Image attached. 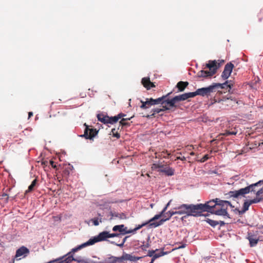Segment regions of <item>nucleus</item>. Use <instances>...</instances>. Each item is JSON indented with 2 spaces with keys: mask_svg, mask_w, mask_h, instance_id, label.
I'll return each mask as SVG.
<instances>
[{
  "mask_svg": "<svg viewBox=\"0 0 263 263\" xmlns=\"http://www.w3.org/2000/svg\"><path fill=\"white\" fill-rule=\"evenodd\" d=\"M197 205H200L198 208L199 216L201 215L202 212H209L211 213L217 209V206H227L231 205V203L228 201L220 200L217 198L207 201L204 204H197Z\"/></svg>",
  "mask_w": 263,
  "mask_h": 263,
  "instance_id": "obj_1",
  "label": "nucleus"
},
{
  "mask_svg": "<svg viewBox=\"0 0 263 263\" xmlns=\"http://www.w3.org/2000/svg\"><path fill=\"white\" fill-rule=\"evenodd\" d=\"M226 86L231 89L233 87V85L232 83H230L228 81H226L222 84L214 83L208 87L198 88L195 92H194V93L195 95V96L197 95L202 97L205 96H209L211 93L215 92L218 89L225 88Z\"/></svg>",
  "mask_w": 263,
  "mask_h": 263,
  "instance_id": "obj_2",
  "label": "nucleus"
},
{
  "mask_svg": "<svg viewBox=\"0 0 263 263\" xmlns=\"http://www.w3.org/2000/svg\"><path fill=\"white\" fill-rule=\"evenodd\" d=\"M200 205H197V204H182L179 206H176L174 208V210H176L178 215H183L185 214L187 216H199V212L198 210Z\"/></svg>",
  "mask_w": 263,
  "mask_h": 263,
  "instance_id": "obj_3",
  "label": "nucleus"
},
{
  "mask_svg": "<svg viewBox=\"0 0 263 263\" xmlns=\"http://www.w3.org/2000/svg\"><path fill=\"white\" fill-rule=\"evenodd\" d=\"M108 238H110L109 232L103 231L100 233L97 236L90 238L87 241L73 248L72 252H76L83 248L94 245L97 242L106 240Z\"/></svg>",
  "mask_w": 263,
  "mask_h": 263,
  "instance_id": "obj_4",
  "label": "nucleus"
},
{
  "mask_svg": "<svg viewBox=\"0 0 263 263\" xmlns=\"http://www.w3.org/2000/svg\"><path fill=\"white\" fill-rule=\"evenodd\" d=\"M261 182H262V181H259L255 183L252 184L247 187L240 189L238 190L230 191L229 192V195L234 198H241L245 197V195L249 193L250 192H255V188L258 186Z\"/></svg>",
  "mask_w": 263,
  "mask_h": 263,
  "instance_id": "obj_5",
  "label": "nucleus"
},
{
  "mask_svg": "<svg viewBox=\"0 0 263 263\" xmlns=\"http://www.w3.org/2000/svg\"><path fill=\"white\" fill-rule=\"evenodd\" d=\"M206 67L209 69L210 71H200L198 73V77L206 78L208 77H211L216 72L218 68V66L217 65V62L216 60L209 61V63L206 64Z\"/></svg>",
  "mask_w": 263,
  "mask_h": 263,
  "instance_id": "obj_6",
  "label": "nucleus"
},
{
  "mask_svg": "<svg viewBox=\"0 0 263 263\" xmlns=\"http://www.w3.org/2000/svg\"><path fill=\"white\" fill-rule=\"evenodd\" d=\"M171 93H168L165 96H163L161 97L158 98L156 99H154L153 98L146 99L145 101L141 100L140 102L142 103L140 107L142 109H146L149 108L152 105H154L156 104H160L163 99L166 97L168 96Z\"/></svg>",
  "mask_w": 263,
  "mask_h": 263,
  "instance_id": "obj_7",
  "label": "nucleus"
},
{
  "mask_svg": "<svg viewBox=\"0 0 263 263\" xmlns=\"http://www.w3.org/2000/svg\"><path fill=\"white\" fill-rule=\"evenodd\" d=\"M72 253H74L72 252V249L71 252L68 253L66 255L61 258L52 260L51 261H53V263H70L73 260L77 261L79 262H81V260H79V259H75L73 257L71 254Z\"/></svg>",
  "mask_w": 263,
  "mask_h": 263,
  "instance_id": "obj_8",
  "label": "nucleus"
},
{
  "mask_svg": "<svg viewBox=\"0 0 263 263\" xmlns=\"http://www.w3.org/2000/svg\"><path fill=\"white\" fill-rule=\"evenodd\" d=\"M176 210H171L165 213L164 215H165V217H166L165 219H162L159 221H158L155 223H153L151 224L153 226L154 228L157 227L161 224H163L164 222H165L166 220H168L173 215L177 214L176 213Z\"/></svg>",
  "mask_w": 263,
  "mask_h": 263,
  "instance_id": "obj_9",
  "label": "nucleus"
},
{
  "mask_svg": "<svg viewBox=\"0 0 263 263\" xmlns=\"http://www.w3.org/2000/svg\"><path fill=\"white\" fill-rule=\"evenodd\" d=\"M142 258H143V257H137L133 255L132 254L123 253L122 255L119 257V262H122L124 260L136 262L137 260L141 259Z\"/></svg>",
  "mask_w": 263,
  "mask_h": 263,
  "instance_id": "obj_10",
  "label": "nucleus"
},
{
  "mask_svg": "<svg viewBox=\"0 0 263 263\" xmlns=\"http://www.w3.org/2000/svg\"><path fill=\"white\" fill-rule=\"evenodd\" d=\"M234 65L231 63L227 64L224 68V70L221 74V78L223 80L227 79L231 75Z\"/></svg>",
  "mask_w": 263,
  "mask_h": 263,
  "instance_id": "obj_11",
  "label": "nucleus"
},
{
  "mask_svg": "<svg viewBox=\"0 0 263 263\" xmlns=\"http://www.w3.org/2000/svg\"><path fill=\"white\" fill-rule=\"evenodd\" d=\"M98 131L96 129L89 128L87 126L86 127L84 134L81 137H84L86 139H92L97 135Z\"/></svg>",
  "mask_w": 263,
  "mask_h": 263,
  "instance_id": "obj_12",
  "label": "nucleus"
},
{
  "mask_svg": "<svg viewBox=\"0 0 263 263\" xmlns=\"http://www.w3.org/2000/svg\"><path fill=\"white\" fill-rule=\"evenodd\" d=\"M112 231L115 232H118L121 235L132 233V231L128 230L127 227H125L124 224L115 226L112 228Z\"/></svg>",
  "mask_w": 263,
  "mask_h": 263,
  "instance_id": "obj_13",
  "label": "nucleus"
},
{
  "mask_svg": "<svg viewBox=\"0 0 263 263\" xmlns=\"http://www.w3.org/2000/svg\"><path fill=\"white\" fill-rule=\"evenodd\" d=\"M29 250L26 247L22 246L17 250L15 257H25L29 254Z\"/></svg>",
  "mask_w": 263,
  "mask_h": 263,
  "instance_id": "obj_14",
  "label": "nucleus"
},
{
  "mask_svg": "<svg viewBox=\"0 0 263 263\" xmlns=\"http://www.w3.org/2000/svg\"><path fill=\"white\" fill-rule=\"evenodd\" d=\"M248 239L249 241L251 247L256 246L259 240L258 237L256 235H254L251 233H248Z\"/></svg>",
  "mask_w": 263,
  "mask_h": 263,
  "instance_id": "obj_15",
  "label": "nucleus"
},
{
  "mask_svg": "<svg viewBox=\"0 0 263 263\" xmlns=\"http://www.w3.org/2000/svg\"><path fill=\"white\" fill-rule=\"evenodd\" d=\"M212 214L230 218L227 210L222 208H217L214 211H213Z\"/></svg>",
  "mask_w": 263,
  "mask_h": 263,
  "instance_id": "obj_16",
  "label": "nucleus"
},
{
  "mask_svg": "<svg viewBox=\"0 0 263 263\" xmlns=\"http://www.w3.org/2000/svg\"><path fill=\"white\" fill-rule=\"evenodd\" d=\"M179 101H184L190 98H193L195 97V95L194 92L185 93L179 96H177Z\"/></svg>",
  "mask_w": 263,
  "mask_h": 263,
  "instance_id": "obj_17",
  "label": "nucleus"
},
{
  "mask_svg": "<svg viewBox=\"0 0 263 263\" xmlns=\"http://www.w3.org/2000/svg\"><path fill=\"white\" fill-rule=\"evenodd\" d=\"M141 83L147 89H149L155 86L153 83L151 82L149 78H143L142 79Z\"/></svg>",
  "mask_w": 263,
  "mask_h": 263,
  "instance_id": "obj_18",
  "label": "nucleus"
},
{
  "mask_svg": "<svg viewBox=\"0 0 263 263\" xmlns=\"http://www.w3.org/2000/svg\"><path fill=\"white\" fill-rule=\"evenodd\" d=\"M159 171L165 173L167 176H172L174 174V170L168 166H161Z\"/></svg>",
  "mask_w": 263,
  "mask_h": 263,
  "instance_id": "obj_19",
  "label": "nucleus"
},
{
  "mask_svg": "<svg viewBox=\"0 0 263 263\" xmlns=\"http://www.w3.org/2000/svg\"><path fill=\"white\" fill-rule=\"evenodd\" d=\"M98 216L97 217H95L90 220L93 224L96 226L99 225V224L102 223L104 220V219L103 218V215L98 213Z\"/></svg>",
  "mask_w": 263,
  "mask_h": 263,
  "instance_id": "obj_20",
  "label": "nucleus"
},
{
  "mask_svg": "<svg viewBox=\"0 0 263 263\" xmlns=\"http://www.w3.org/2000/svg\"><path fill=\"white\" fill-rule=\"evenodd\" d=\"M110 215L111 216V217L110 218V219L111 220L115 218H117L120 219H124L126 218V216L125 214L123 213H118L116 212H110Z\"/></svg>",
  "mask_w": 263,
  "mask_h": 263,
  "instance_id": "obj_21",
  "label": "nucleus"
},
{
  "mask_svg": "<svg viewBox=\"0 0 263 263\" xmlns=\"http://www.w3.org/2000/svg\"><path fill=\"white\" fill-rule=\"evenodd\" d=\"M168 97V96L165 97L160 103V104L162 105L165 111L170 110L173 108V106H170V101L169 99L167 98Z\"/></svg>",
  "mask_w": 263,
  "mask_h": 263,
  "instance_id": "obj_22",
  "label": "nucleus"
},
{
  "mask_svg": "<svg viewBox=\"0 0 263 263\" xmlns=\"http://www.w3.org/2000/svg\"><path fill=\"white\" fill-rule=\"evenodd\" d=\"M125 116L126 115L125 114L121 113L118 114L117 116L112 117H109V120H108V123L114 124L116 123L120 119Z\"/></svg>",
  "mask_w": 263,
  "mask_h": 263,
  "instance_id": "obj_23",
  "label": "nucleus"
},
{
  "mask_svg": "<svg viewBox=\"0 0 263 263\" xmlns=\"http://www.w3.org/2000/svg\"><path fill=\"white\" fill-rule=\"evenodd\" d=\"M103 263H117L119 262V257H115L111 256L108 258H106L103 261Z\"/></svg>",
  "mask_w": 263,
  "mask_h": 263,
  "instance_id": "obj_24",
  "label": "nucleus"
},
{
  "mask_svg": "<svg viewBox=\"0 0 263 263\" xmlns=\"http://www.w3.org/2000/svg\"><path fill=\"white\" fill-rule=\"evenodd\" d=\"M164 214L163 213H162V212H161L159 214L155 215L154 217H153V218L150 219L147 221V223H149V226H151L152 227L154 228L153 226L151 224L153 223H155L156 222H153V221H155L156 220H157V219H159L161 217L163 216L164 215Z\"/></svg>",
  "mask_w": 263,
  "mask_h": 263,
  "instance_id": "obj_25",
  "label": "nucleus"
},
{
  "mask_svg": "<svg viewBox=\"0 0 263 263\" xmlns=\"http://www.w3.org/2000/svg\"><path fill=\"white\" fill-rule=\"evenodd\" d=\"M251 204H250V202L249 200L246 201L243 204L241 210L238 211L239 214H243L245 213L247 210H248Z\"/></svg>",
  "mask_w": 263,
  "mask_h": 263,
  "instance_id": "obj_26",
  "label": "nucleus"
},
{
  "mask_svg": "<svg viewBox=\"0 0 263 263\" xmlns=\"http://www.w3.org/2000/svg\"><path fill=\"white\" fill-rule=\"evenodd\" d=\"M188 84L189 83L187 82L180 81L177 83V87L178 88L179 91H182L184 90Z\"/></svg>",
  "mask_w": 263,
  "mask_h": 263,
  "instance_id": "obj_27",
  "label": "nucleus"
},
{
  "mask_svg": "<svg viewBox=\"0 0 263 263\" xmlns=\"http://www.w3.org/2000/svg\"><path fill=\"white\" fill-rule=\"evenodd\" d=\"M167 254V252H164L163 251H159V250H158V252H155V253L154 254L153 257L152 258L153 260H155L157 258H158L160 257H161L164 255H166Z\"/></svg>",
  "mask_w": 263,
  "mask_h": 263,
  "instance_id": "obj_28",
  "label": "nucleus"
},
{
  "mask_svg": "<svg viewBox=\"0 0 263 263\" xmlns=\"http://www.w3.org/2000/svg\"><path fill=\"white\" fill-rule=\"evenodd\" d=\"M97 117H98V120L100 121V122H101L103 123H105V124L108 123V120H109V117L105 116L103 115L99 114V115H98Z\"/></svg>",
  "mask_w": 263,
  "mask_h": 263,
  "instance_id": "obj_29",
  "label": "nucleus"
},
{
  "mask_svg": "<svg viewBox=\"0 0 263 263\" xmlns=\"http://www.w3.org/2000/svg\"><path fill=\"white\" fill-rule=\"evenodd\" d=\"M169 101H170V106H173V107H174L176 106L175 103H177V102H179V100L176 96L175 97H174L173 98H172L171 99H169Z\"/></svg>",
  "mask_w": 263,
  "mask_h": 263,
  "instance_id": "obj_30",
  "label": "nucleus"
},
{
  "mask_svg": "<svg viewBox=\"0 0 263 263\" xmlns=\"http://www.w3.org/2000/svg\"><path fill=\"white\" fill-rule=\"evenodd\" d=\"M36 179L33 180L32 181V182H31V184L29 186L28 190H26V193H27L32 191L33 190L35 185H36Z\"/></svg>",
  "mask_w": 263,
  "mask_h": 263,
  "instance_id": "obj_31",
  "label": "nucleus"
},
{
  "mask_svg": "<svg viewBox=\"0 0 263 263\" xmlns=\"http://www.w3.org/2000/svg\"><path fill=\"white\" fill-rule=\"evenodd\" d=\"M206 221L211 226L215 227L217 224H219V222L218 221H215L214 220H212L209 218H207Z\"/></svg>",
  "mask_w": 263,
  "mask_h": 263,
  "instance_id": "obj_32",
  "label": "nucleus"
},
{
  "mask_svg": "<svg viewBox=\"0 0 263 263\" xmlns=\"http://www.w3.org/2000/svg\"><path fill=\"white\" fill-rule=\"evenodd\" d=\"M128 237V236H126L121 241V242L119 243H116L114 241H111V243L112 244H114V245H115L117 246H119L120 247H122L123 246H124V243L126 242V239Z\"/></svg>",
  "mask_w": 263,
  "mask_h": 263,
  "instance_id": "obj_33",
  "label": "nucleus"
},
{
  "mask_svg": "<svg viewBox=\"0 0 263 263\" xmlns=\"http://www.w3.org/2000/svg\"><path fill=\"white\" fill-rule=\"evenodd\" d=\"M149 247V245L148 243L146 242V243H144V242H142V244L140 246H139V248L143 250V251H146L147 249Z\"/></svg>",
  "mask_w": 263,
  "mask_h": 263,
  "instance_id": "obj_34",
  "label": "nucleus"
},
{
  "mask_svg": "<svg viewBox=\"0 0 263 263\" xmlns=\"http://www.w3.org/2000/svg\"><path fill=\"white\" fill-rule=\"evenodd\" d=\"M158 249H156L155 250H148L146 256H149V257H151L152 258H153L155 252H158Z\"/></svg>",
  "mask_w": 263,
  "mask_h": 263,
  "instance_id": "obj_35",
  "label": "nucleus"
},
{
  "mask_svg": "<svg viewBox=\"0 0 263 263\" xmlns=\"http://www.w3.org/2000/svg\"><path fill=\"white\" fill-rule=\"evenodd\" d=\"M147 222H145L144 223H143L141 225H139L138 227L135 228V229H133V230H130L129 231H132V233H134L137 230L140 229L141 228H142L143 226H145L146 224H147Z\"/></svg>",
  "mask_w": 263,
  "mask_h": 263,
  "instance_id": "obj_36",
  "label": "nucleus"
},
{
  "mask_svg": "<svg viewBox=\"0 0 263 263\" xmlns=\"http://www.w3.org/2000/svg\"><path fill=\"white\" fill-rule=\"evenodd\" d=\"M236 134H237V132L235 131H233V132L227 131L224 133L222 134V135L225 136H230V135H236Z\"/></svg>",
  "mask_w": 263,
  "mask_h": 263,
  "instance_id": "obj_37",
  "label": "nucleus"
},
{
  "mask_svg": "<svg viewBox=\"0 0 263 263\" xmlns=\"http://www.w3.org/2000/svg\"><path fill=\"white\" fill-rule=\"evenodd\" d=\"M172 201V199H171L168 202V203L166 204V205L165 206V207L163 209V210H162L161 212H162V213H163L164 214L165 213V211H166L167 209L168 208V207L170 205L171 202Z\"/></svg>",
  "mask_w": 263,
  "mask_h": 263,
  "instance_id": "obj_38",
  "label": "nucleus"
},
{
  "mask_svg": "<svg viewBox=\"0 0 263 263\" xmlns=\"http://www.w3.org/2000/svg\"><path fill=\"white\" fill-rule=\"evenodd\" d=\"M129 119H130V118H123L120 121V123L122 125H126L127 124L126 121L129 120Z\"/></svg>",
  "mask_w": 263,
  "mask_h": 263,
  "instance_id": "obj_39",
  "label": "nucleus"
},
{
  "mask_svg": "<svg viewBox=\"0 0 263 263\" xmlns=\"http://www.w3.org/2000/svg\"><path fill=\"white\" fill-rule=\"evenodd\" d=\"M109 235H110V238L116 237H119L121 236V234H119V233H116V232L115 233H109Z\"/></svg>",
  "mask_w": 263,
  "mask_h": 263,
  "instance_id": "obj_40",
  "label": "nucleus"
},
{
  "mask_svg": "<svg viewBox=\"0 0 263 263\" xmlns=\"http://www.w3.org/2000/svg\"><path fill=\"white\" fill-rule=\"evenodd\" d=\"M209 156L208 155H205L200 160H199V161L200 162H205V161H206L207 160H208L209 159Z\"/></svg>",
  "mask_w": 263,
  "mask_h": 263,
  "instance_id": "obj_41",
  "label": "nucleus"
},
{
  "mask_svg": "<svg viewBox=\"0 0 263 263\" xmlns=\"http://www.w3.org/2000/svg\"><path fill=\"white\" fill-rule=\"evenodd\" d=\"M249 201L250 202V204H252L253 203H256L259 202L260 201V199L258 198H254L252 200H250Z\"/></svg>",
  "mask_w": 263,
  "mask_h": 263,
  "instance_id": "obj_42",
  "label": "nucleus"
},
{
  "mask_svg": "<svg viewBox=\"0 0 263 263\" xmlns=\"http://www.w3.org/2000/svg\"><path fill=\"white\" fill-rule=\"evenodd\" d=\"M165 111V110H164L163 107H162V108H156V109H155L154 110V112L155 114H156H156H158V113H159V112H160L161 111Z\"/></svg>",
  "mask_w": 263,
  "mask_h": 263,
  "instance_id": "obj_43",
  "label": "nucleus"
},
{
  "mask_svg": "<svg viewBox=\"0 0 263 263\" xmlns=\"http://www.w3.org/2000/svg\"><path fill=\"white\" fill-rule=\"evenodd\" d=\"M53 218L54 219V220L55 221H60L61 219V216H53Z\"/></svg>",
  "mask_w": 263,
  "mask_h": 263,
  "instance_id": "obj_44",
  "label": "nucleus"
},
{
  "mask_svg": "<svg viewBox=\"0 0 263 263\" xmlns=\"http://www.w3.org/2000/svg\"><path fill=\"white\" fill-rule=\"evenodd\" d=\"M263 193V189L262 188L260 189L259 190H258L256 193V195L257 196H259L260 195V194H262Z\"/></svg>",
  "mask_w": 263,
  "mask_h": 263,
  "instance_id": "obj_45",
  "label": "nucleus"
},
{
  "mask_svg": "<svg viewBox=\"0 0 263 263\" xmlns=\"http://www.w3.org/2000/svg\"><path fill=\"white\" fill-rule=\"evenodd\" d=\"M4 197H6V201L7 202L8 200V195L7 194H3V195H2L1 196H0V198H1V199L4 198Z\"/></svg>",
  "mask_w": 263,
  "mask_h": 263,
  "instance_id": "obj_46",
  "label": "nucleus"
},
{
  "mask_svg": "<svg viewBox=\"0 0 263 263\" xmlns=\"http://www.w3.org/2000/svg\"><path fill=\"white\" fill-rule=\"evenodd\" d=\"M50 163L53 168L56 167V165L54 164V162L53 161H50Z\"/></svg>",
  "mask_w": 263,
  "mask_h": 263,
  "instance_id": "obj_47",
  "label": "nucleus"
},
{
  "mask_svg": "<svg viewBox=\"0 0 263 263\" xmlns=\"http://www.w3.org/2000/svg\"><path fill=\"white\" fill-rule=\"evenodd\" d=\"M185 247V245H183L180 246H179L177 249H181V248H184Z\"/></svg>",
  "mask_w": 263,
  "mask_h": 263,
  "instance_id": "obj_48",
  "label": "nucleus"
},
{
  "mask_svg": "<svg viewBox=\"0 0 263 263\" xmlns=\"http://www.w3.org/2000/svg\"><path fill=\"white\" fill-rule=\"evenodd\" d=\"M33 115V113L32 112H29L28 113V118H30Z\"/></svg>",
  "mask_w": 263,
  "mask_h": 263,
  "instance_id": "obj_49",
  "label": "nucleus"
},
{
  "mask_svg": "<svg viewBox=\"0 0 263 263\" xmlns=\"http://www.w3.org/2000/svg\"><path fill=\"white\" fill-rule=\"evenodd\" d=\"M218 222H219V223L220 224V225L221 226L224 224V222L223 221H218Z\"/></svg>",
  "mask_w": 263,
  "mask_h": 263,
  "instance_id": "obj_50",
  "label": "nucleus"
},
{
  "mask_svg": "<svg viewBox=\"0 0 263 263\" xmlns=\"http://www.w3.org/2000/svg\"><path fill=\"white\" fill-rule=\"evenodd\" d=\"M177 159H180V160H185V157H182V158H181V157H177Z\"/></svg>",
  "mask_w": 263,
  "mask_h": 263,
  "instance_id": "obj_51",
  "label": "nucleus"
},
{
  "mask_svg": "<svg viewBox=\"0 0 263 263\" xmlns=\"http://www.w3.org/2000/svg\"><path fill=\"white\" fill-rule=\"evenodd\" d=\"M195 155V153H194V152H191V153H190V155H191V156H193V155Z\"/></svg>",
  "mask_w": 263,
  "mask_h": 263,
  "instance_id": "obj_52",
  "label": "nucleus"
},
{
  "mask_svg": "<svg viewBox=\"0 0 263 263\" xmlns=\"http://www.w3.org/2000/svg\"><path fill=\"white\" fill-rule=\"evenodd\" d=\"M154 261L155 260H153V258H152V260H151V261L150 262V263H153Z\"/></svg>",
  "mask_w": 263,
  "mask_h": 263,
  "instance_id": "obj_53",
  "label": "nucleus"
},
{
  "mask_svg": "<svg viewBox=\"0 0 263 263\" xmlns=\"http://www.w3.org/2000/svg\"><path fill=\"white\" fill-rule=\"evenodd\" d=\"M262 181V182H261L258 185H261V184H263V180Z\"/></svg>",
  "mask_w": 263,
  "mask_h": 263,
  "instance_id": "obj_54",
  "label": "nucleus"
},
{
  "mask_svg": "<svg viewBox=\"0 0 263 263\" xmlns=\"http://www.w3.org/2000/svg\"><path fill=\"white\" fill-rule=\"evenodd\" d=\"M116 136L117 137H118V138H119V136L118 134L116 135Z\"/></svg>",
  "mask_w": 263,
  "mask_h": 263,
  "instance_id": "obj_55",
  "label": "nucleus"
},
{
  "mask_svg": "<svg viewBox=\"0 0 263 263\" xmlns=\"http://www.w3.org/2000/svg\"><path fill=\"white\" fill-rule=\"evenodd\" d=\"M261 144H262V145H263V141L261 142Z\"/></svg>",
  "mask_w": 263,
  "mask_h": 263,
  "instance_id": "obj_56",
  "label": "nucleus"
},
{
  "mask_svg": "<svg viewBox=\"0 0 263 263\" xmlns=\"http://www.w3.org/2000/svg\"><path fill=\"white\" fill-rule=\"evenodd\" d=\"M0 199H1V198H0Z\"/></svg>",
  "mask_w": 263,
  "mask_h": 263,
  "instance_id": "obj_57",
  "label": "nucleus"
}]
</instances>
